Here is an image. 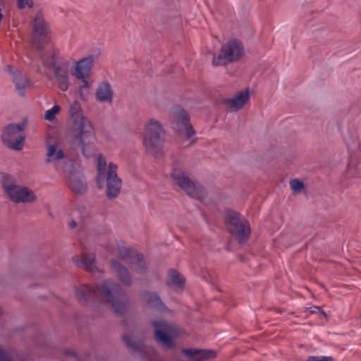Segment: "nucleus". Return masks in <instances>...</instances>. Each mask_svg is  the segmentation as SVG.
Segmentation results:
<instances>
[{
    "instance_id": "2f4dec72",
    "label": "nucleus",
    "mask_w": 361,
    "mask_h": 361,
    "mask_svg": "<svg viewBox=\"0 0 361 361\" xmlns=\"http://www.w3.org/2000/svg\"><path fill=\"white\" fill-rule=\"evenodd\" d=\"M290 185L293 193H300L305 188L304 183L298 179L291 180Z\"/></svg>"
},
{
    "instance_id": "f8f14e48",
    "label": "nucleus",
    "mask_w": 361,
    "mask_h": 361,
    "mask_svg": "<svg viewBox=\"0 0 361 361\" xmlns=\"http://www.w3.org/2000/svg\"><path fill=\"white\" fill-rule=\"evenodd\" d=\"M118 255L120 259L128 264L130 269L135 273L144 274L147 271V268L143 255L137 251L121 247L118 249Z\"/></svg>"
},
{
    "instance_id": "1a4fd4ad",
    "label": "nucleus",
    "mask_w": 361,
    "mask_h": 361,
    "mask_svg": "<svg viewBox=\"0 0 361 361\" xmlns=\"http://www.w3.org/2000/svg\"><path fill=\"white\" fill-rule=\"evenodd\" d=\"M25 126L24 123H10L6 126L1 134L3 143L9 149L21 150L25 139V135L23 133Z\"/></svg>"
},
{
    "instance_id": "ea45409f",
    "label": "nucleus",
    "mask_w": 361,
    "mask_h": 361,
    "mask_svg": "<svg viewBox=\"0 0 361 361\" xmlns=\"http://www.w3.org/2000/svg\"><path fill=\"white\" fill-rule=\"evenodd\" d=\"M318 312V310L313 309L311 307L310 313L314 314Z\"/></svg>"
},
{
    "instance_id": "5701e85b",
    "label": "nucleus",
    "mask_w": 361,
    "mask_h": 361,
    "mask_svg": "<svg viewBox=\"0 0 361 361\" xmlns=\"http://www.w3.org/2000/svg\"><path fill=\"white\" fill-rule=\"evenodd\" d=\"M123 341L132 354L141 352L144 348L143 342L131 334H124Z\"/></svg>"
},
{
    "instance_id": "9b49d317",
    "label": "nucleus",
    "mask_w": 361,
    "mask_h": 361,
    "mask_svg": "<svg viewBox=\"0 0 361 361\" xmlns=\"http://www.w3.org/2000/svg\"><path fill=\"white\" fill-rule=\"evenodd\" d=\"M173 128L180 137L190 139L195 135V130L190 123V117L188 113L180 109L172 118Z\"/></svg>"
},
{
    "instance_id": "7ed1b4c3",
    "label": "nucleus",
    "mask_w": 361,
    "mask_h": 361,
    "mask_svg": "<svg viewBox=\"0 0 361 361\" xmlns=\"http://www.w3.org/2000/svg\"><path fill=\"white\" fill-rule=\"evenodd\" d=\"M1 186L5 195L13 202L32 203L36 201L35 192L26 187L17 184L16 180L7 173H1Z\"/></svg>"
},
{
    "instance_id": "e433bc0d",
    "label": "nucleus",
    "mask_w": 361,
    "mask_h": 361,
    "mask_svg": "<svg viewBox=\"0 0 361 361\" xmlns=\"http://www.w3.org/2000/svg\"><path fill=\"white\" fill-rule=\"evenodd\" d=\"M313 309H315V310H318V312L323 315L326 319L328 318V316L327 314L324 312L323 310L321 309V307H318V306H313L312 307Z\"/></svg>"
},
{
    "instance_id": "f257e3e1",
    "label": "nucleus",
    "mask_w": 361,
    "mask_h": 361,
    "mask_svg": "<svg viewBox=\"0 0 361 361\" xmlns=\"http://www.w3.org/2000/svg\"><path fill=\"white\" fill-rule=\"evenodd\" d=\"M77 300L82 305L104 300L109 303L115 314L123 315L126 313L129 299L121 286L112 280H106L97 284L96 288L82 284L76 288Z\"/></svg>"
},
{
    "instance_id": "c9c22d12",
    "label": "nucleus",
    "mask_w": 361,
    "mask_h": 361,
    "mask_svg": "<svg viewBox=\"0 0 361 361\" xmlns=\"http://www.w3.org/2000/svg\"><path fill=\"white\" fill-rule=\"evenodd\" d=\"M80 80L83 82V85L80 86L79 92H80V96H82V90H87V89L89 87V83L86 80V78H84V80Z\"/></svg>"
},
{
    "instance_id": "dca6fc26",
    "label": "nucleus",
    "mask_w": 361,
    "mask_h": 361,
    "mask_svg": "<svg viewBox=\"0 0 361 361\" xmlns=\"http://www.w3.org/2000/svg\"><path fill=\"white\" fill-rule=\"evenodd\" d=\"M250 99V92L248 88L238 92L233 98L225 100V104L231 109V111H237L241 109Z\"/></svg>"
},
{
    "instance_id": "4468645a",
    "label": "nucleus",
    "mask_w": 361,
    "mask_h": 361,
    "mask_svg": "<svg viewBox=\"0 0 361 361\" xmlns=\"http://www.w3.org/2000/svg\"><path fill=\"white\" fill-rule=\"evenodd\" d=\"M97 56L89 55L74 63V68L71 71L72 75L78 80H84L90 76L92 68Z\"/></svg>"
},
{
    "instance_id": "58836bf2",
    "label": "nucleus",
    "mask_w": 361,
    "mask_h": 361,
    "mask_svg": "<svg viewBox=\"0 0 361 361\" xmlns=\"http://www.w3.org/2000/svg\"><path fill=\"white\" fill-rule=\"evenodd\" d=\"M87 94V90H82V96H81L82 98H84L85 96Z\"/></svg>"
},
{
    "instance_id": "79ce46f5",
    "label": "nucleus",
    "mask_w": 361,
    "mask_h": 361,
    "mask_svg": "<svg viewBox=\"0 0 361 361\" xmlns=\"http://www.w3.org/2000/svg\"><path fill=\"white\" fill-rule=\"evenodd\" d=\"M226 250H227L228 251H229V250H230V247H228H228H226Z\"/></svg>"
},
{
    "instance_id": "c85d7f7f",
    "label": "nucleus",
    "mask_w": 361,
    "mask_h": 361,
    "mask_svg": "<svg viewBox=\"0 0 361 361\" xmlns=\"http://www.w3.org/2000/svg\"><path fill=\"white\" fill-rule=\"evenodd\" d=\"M69 65L70 63L68 61H63L58 63L57 66L52 68L54 70L55 78H57L63 76H68Z\"/></svg>"
},
{
    "instance_id": "2eb2a0df",
    "label": "nucleus",
    "mask_w": 361,
    "mask_h": 361,
    "mask_svg": "<svg viewBox=\"0 0 361 361\" xmlns=\"http://www.w3.org/2000/svg\"><path fill=\"white\" fill-rule=\"evenodd\" d=\"M8 71L13 75V82L15 83L18 94L20 97H24L26 88L31 87L30 80L26 75L20 73L13 67L8 66Z\"/></svg>"
},
{
    "instance_id": "72a5a7b5",
    "label": "nucleus",
    "mask_w": 361,
    "mask_h": 361,
    "mask_svg": "<svg viewBox=\"0 0 361 361\" xmlns=\"http://www.w3.org/2000/svg\"><path fill=\"white\" fill-rule=\"evenodd\" d=\"M306 361H334L331 357H317L310 356Z\"/></svg>"
},
{
    "instance_id": "393cba45",
    "label": "nucleus",
    "mask_w": 361,
    "mask_h": 361,
    "mask_svg": "<svg viewBox=\"0 0 361 361\" xmlns=\"http://www.w3.org/2000/svg\"><path fill=\"white\" fill-rule=\"evenodd\" d=\"M106 159L102 155L98 157L97 183L99 188H103V183L106 178Z\"/></svg>"
},
{
    "instance_id": "39448f33",
    "label": "nucleus",
    "mask_w": 361,
    "mask_h": 361,
    "mask_svg": "<svg viewBox=\"0 0 361 361\" xmlns=\"http://www.w3.org/2000/svg\"><path fill=\"white\" fill-rule=\"evenodd\" d=\"M224 221L227 231L239 243L243 244L248 240L251 232L249 223L239 213L233 210L228 211Z\"/></svg>"
},
{
    "instance_id": "a19ab883",
    "label": "nucleus",
    "mask_w": 361,
    "mask_h": 361,
    "mask_svg": "<svg viewBox=\"0 0 361 361\" xmlns=\"http://www.w3.org/2000/svg\"><path fill=\"white\" fill-rule=\"evenodd\" d=\"M134 262H135V265L136 267H139V266H140V264H139V263H137L135 260Z\"/></svg>"
},
{
    "instance_id": "20e7f679",
    "label": "nucleus",
    "mask_w": 361,
    "mask_h": 361,
    "mask_svg": "<svg viewBox=\"0 0 361 361\" xmlns=\"http://www.w3.org/2000/svg\"><path fill=\"white\" fill-rule=\"evenodd\" d=\"M165 132L158 121L149 119L145 125L143 143L147 151L158 158L162 154L163 136Z\"/></svg>"
},
{
    "instance_id": "412c9836",
    "label": "nucleus",
    "mask_w": 361,
    "mask_h": 361,
    "mask_svg": "<svg viewBox=\"0 0 361 361\" xmlns=\"http://www.w3.org/2000/svg\"><path fill=\"white\" fill-rule=\"evenodd\" d=\"M182 353L190 358H194L197 361H203L214 358L216 356V353L213 350L188 348L183 349Z\"/></svg>"
},
{
    "instance_id": "aec40b11",
    "label": "nucleus",
    "mask_w": 361,
    "mask_h": 361,
    "mask_svg": "<svg viewBox=\"0 0 361 361\" xmlns=\"http://www.w3.org/2000/svg\"><path fill=\"white\" fill-rule=\"evenodd\" d=\"M69 188L75 193L82 195L87 191V184L85 178L80 173H71L68 178Z\"/></svg>"
},
{
    "instance_id": "6ab92c4d",
    "label": "nucleus",
    "mask_w": 361,
    "mask_h": 361,
    "mask_svg": "<svg viewBox=\"0 0 361 361\" xmlns=\"http://www.w3.org/2000/svg\"><path fill=\"white\" fill-rule=\"evenodd\" d=\"M140 297L145 304L150 308H153L159 311H166L167 310V307L161 301L160 297L155 292L145 290L140 293Z\"/></svg>"
},
{
    "instance_id": "ddd939ff",
    "label": "nucleus",
    "mask_w": 361,
    "mask_h": 361,
    "mask_svg": "<svg viewBox=\"0 0 361 361\" xmlns=\"http://www.w3.org/2000/svg\"><path fill=\"white\" fill-rule=\"evenodd\" d=\"M116 170L117 165L110 163L106 173V195L110 200L116 198L120 193L121 188V179L118 177Z\"/></svg>"
},
{
    "instance_id": "c756f323",
    "label": "nucleus",
    "mask_w": 361,
    "mask_h": 361,
    "mask_svg": "<svg viewBox=\"0 0 361 361\" xmlns=\"http://www.w3.org/2000/svg\"><path fill=\"white\" fill-rule=\"evenodd\" d=\"M33 0H16V7L19 10L31 9L34 7Z\"/></svg>"
},
{
    "instance_id": "a211bd4d",
    "label": "nucleus",
    "mask_w": 361,
    "mask_h": 361,
    "mask_svg": "<svg viewBox=\"0 0 361 361\" xmlns=\"http://www.w3.org/2000/svg\"><path fill=\"white\" fill-rule=\"evenodd\" d=\"M73 261L78 267L82 268L87 271L93 273L98 271L94 254L76 255L73 257Z\"/></svg>"
},
{
    "instance_id": "9d476101",
    "label": "nucleus",
    "mask_w": 361,
    "mask_h": 361,
    "mask_svg": "<svg viewBox=\"0 0 361 361\" xmlns=\"http://www.w3.org/2000/svg\"><path fill=\"white\" fill-rule=\"evenodd\" d=\"M49 26L45 21L42 12L39 11L33 20V32L32 34V42L33 47L37 50L44 49L49 42Z\"/></svg>"
},
{
    "instance_id": "4c0bfd02",
    "label": "nucleus",
    "mask_w": 361,
    "mask_h": 361,
    "mask_svg": "<svg viewBox=\"0 0 361 361\" xmlns=\"http://www.w3.org/2000/svg\"><path fill=\"white\" fill-rule=\"evenodd\" d=\"M77 226V223L75 220H72L70 223H69V227L71 228H75Z\"/></svg>"
},
{
    "instance_id": "0eeeda50",
    "label": "nucleus",
    "mask_w": 361,
    "mask_h": 361,
    "mask_svg": "<svg viewBox=\"0 0 361 361\" xmlns=\"http://www.w3.org/2000/svg\"><path fill=\"white\" fill-rule=\"evenodd\" d=\"M154 328V338L160 345L168 349L174 348V339L178 336L177 329L165 320L157 319L151 322Z\"/></svg>"
},
{
    "instance_id": "6e6552de",
    "label": "nucleus",
    "mask_w": 361,
    "mask_h": 361,
    "mask_svg": "<svg viewBox=\"0 0 361 361\" xmlns=\"http://www.w3.org/2000/svg\"><path fill=\"white\" fill-rule=\"evenodd\" d=\"M244 54V47L240 41L232 39L224 44L218 56L214 54L212 64L214 66H225L240 60Z\"/></svg>"
},
{
    "instance_id": "bb28decb",
    "label": "nucleus",
    "mask_w": 361,
    "mask_h": 361,
    "mask_svg": "<svg viewBox=\"0 0 361 361\" xmlns=\"http://www.w3.org/2000/svg\"><path fill=\"white\" fill-rule=\"evenodd\" d=\"M56 53L55 51H47L40 56L43 66L51 70L57 66L58 63L56 61Z\"/></svg>"
},
{
    "instance_id": "423d86ee",
    "label": "nucleus",
    "mask_w": 361,
    "mask_h": 361,
    "mask_svg": "<svg viewBox=\"0 0 361 361\" xmlns=\"http://www.w3.org/2000/svg\"><path fill=\"white\" fill-rule=\"evenodd\" d=\"M171 176L174 185L180 187L190 197L196 200H202L206 196L204 188L194 180H191L189 176L180 169H174Z\"/></svg>"
},
{
    "instance_id": "f03ea898",
    "label": "nucleus",
    "mask_w": 361,
    "mask_h": 361,
    "mask_svg": "<svg viewBox=\"0 0 361 361\" xmlns=\"http://www.w3.org/2000/svg\"><path fill=\"white\" fill-rule=\"evenodd\" d=\"M69 113L73 121L71 135L75 145L81 147L82 153L85 157H90L94 152V143L95 135L90 121L83 116L80 104L75 101L70 107Z\"/></svg>"
},
{
    "instance_id": "f3484780",
    "label": "nucleus",
    "mask_w": 361,
    "mask_h": 361,
    "mask_svg": "<svg viewBox=\"0 0 361 361\" xmlns=\"http://www.w3.org/2000/svg\"><path fill=\"white\" fill-rule=\"evenodd\" d=\"M111 267L116 274L118 279L125 286H130L133 281L127 268L116 259H112L110 262Z\"/></svg>"
},
{
    "instance_id": "cd10ccee",
    "label": "nucleus",
    "mask_w": 361,
    "mask_h": 361,
    "mask_svg": "<svg viewBox=\"0 0 361 361\" xmlns=\"http://www.w3.org/2000/svg\"><path fill=\"white\" fill-rule=\"evenodd\" d=\"M0 361H25L19 357L12 348H3L0 346Z\"/></svg>"
},
{
    "instance_id": "a878e982",
    "label": "nucleus",
    "mask_w": 361,
    "mask_h": 361,
    "mask_svg": "<svg viewBox=\"0 0 361 361\" xmlns=\"http://www.w3.org/2000/svg\"><path fill=\"white\" fill-rule=\"evenodd\" d=\"M169 279L167 281L168 286H176L179 288L183 287L185 284V279L183 276L174 269L169 271Z\"/></svg>"
},
{
    "instance_id": "37998d69",
    "label": "nucleus",
    "mask_w": 361,
    "mask_h": 361,
    "mask_svg": "<svg viewBox=\"0 0 361 361\" xmlns=\"http://www.w3.org/2000/svg\"><path fill=\"white\" fill-rule=\"evenodd\" d=\"M2 314V310L0 308V315Z\"/></svg>"
},
{
    "instance_id": "473e14b6",
    "label": "nucleus",
    "mask_w": 361,
    "mask_h": 361,
    "mask_svg": "<svg viewBox=\"0 0 361 361\" xmlns=\"http://www.w3.org/2000/svg\"><path fill=\"white\" fill-rule=\"evenodd\" d=\"M60 106L58 105L54 106L51 109L47 110L44 114V118L48 121H52L55 118L56 114L59 111Z\"/></svg>"
},
{
    "instance_id": "b1692460",
    "label": "nucleus",
    "mask_w": 361,
    "mask_h": 361,
    "mask_svg": "<svg viewBox=\"0 0 361 361\" xmlns=\"http://www.w3.org/2000/svg\"><path fill=\"white\" fill-rule=\"evenodd\" d=\"M113 90L110 84L107 82H102L96 92L97 99L102 102H112Z\"/></svg>"
},
{
    "instance_id": "f704fd0d",
    "label": "nucleus",
    "mask_w": 361,
    "mask_h": 361,
    "mask_svg": "<svg viewBox=\"0 0 361 361\" xmlns=\"http://www.w3.org/2000/svg\"><path fill=\"white\" fill-rule=\"evenodd\" d=\"M64 354L69 357L72 358L73 361H85V360H82L75 352L71 350H65Z\"/></svg>"
},
{
    "instance_id": "7c9ffc66",
    "label": "nucleus",
    "mask_w": 361,
    "mask_h": 361,
    "mask_svg": "<svg viewBox=\"0 0 361 361\" xmlns=\"http://www.w3.org/2000/svg\"><path fill=\"white\" fill-rule=\"evenodd\" d=\"M56 79L57 81L58 87L61 91L65 92L68 89V87H69L68 75L57 78Z\"/></svg>"
},
{
    "instance_id": "4be33fe9",
    "label": "nucleus",
    "mask_w": 361,
    "mask_h": 361,
    "mask_svg": "<svg viewBox=\"0 0 361 361\" xmlns=\"http://www.w3.org/2000/svg\"><path fill=\"white\" fill-rule=\"evenodd\" d=\"M47 153L45 162L49 164L53 161H59L65 158V154L63 151L59 148L57 142L53 144L47 142Z\"/></svg>"
}]
</instances>
